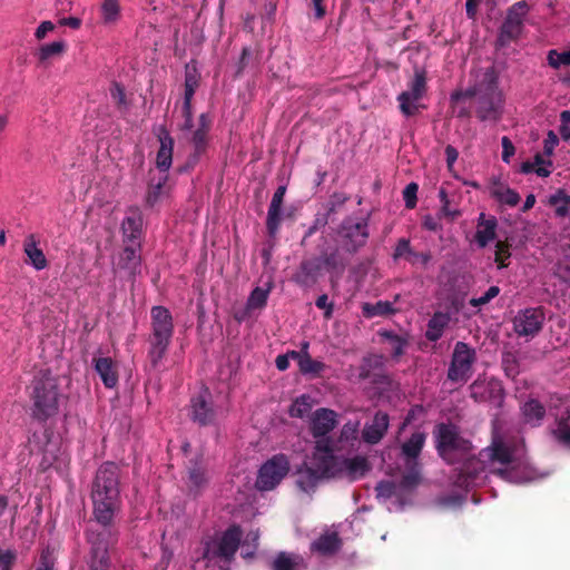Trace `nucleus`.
Returning a JSON list of instances; mask_svg holds the SVG:
<instances>
[{
    "label": "nucleus",
    "mask_w": 570,
    "mask_h": 570,
    "mask_svg": "<svg viewBox=\"0 0 570 570\" xmlns=\"http://www.w3.org/2000/svg\"><path fill=\"white\" fill-rule=\"evenodd\" d=\"M198 86V78L195 73L187 70L185 77V101L184 109L186 112V124L187 128L191 127V112H190V101L195 94V90Z\"/></svg>",
    "instance_id": "obj_34"
},
{
    "label": "nucleus",
    "mask_w": 570,
    "mask_h": 570,
    "mask_svg": "<svg viewBox=\"0 0 570 570\" xmlns=\"http://www.w3.org/2000/svg\"><path fill=\"white\" fill-rule=\"evenodd\" d=\"M240 539L242 530L237 525L216 534L205 543L203 558L195 562L194 569L202 570L204 563L206 570H224L236 553Z\"/></svg>",
    "instance_id": "obj_4"
},
{
    "label": "nucleus",
    "mask_w": 570,
    "mask_h": 570,
    "mask_svg": "<svg viewBox=\"0 0 570 570\" xmlns=\"http://www.w3.org/2000/svg\"><path fill=\"white\" fill-rule=\"evenodd\" d=\"M390 425L389 415L384 412H376L371 422L365 423L362 430V439L367 444L379 443L385 435Z\"/></svg>",
    "instance_id": "obj_18"
},
{
    "label": "nucleus",
    "mask_w": 570,
    "mask_h": 570,
    "mask_svg": "<svg viewBox=\"0 0 570 570\" xmlns=\"http://www.w3.org/2000/svg\"><path fill=\"white\" fill-rule=\"evenodd\" d=\"M439 198L441 202L439 218L444 217L449 218L450 220H454L461 216V210L458 207H451V202L444 186H442L439 190Z\"/></svg>",
    "instance_id": "obj_42"
},
{
    "label": "nucleus",
    "mask_w": 570,
    "mask_h": 570,
    "mask_svg": "<svg viewBox=\"0 0 570 570\" xmlns=\"http://www.w3.org/2000/svg\"><path fill=\"white\" fill-rule=\"evenodd\" d=\"M425 440L426 434L424 432H415L402 444V458L405 465L403 487L405 488H414L420 482V464L417 459Z\"/></svg>",
    "instance_id": "obj_8"
},
{
    "label": "nucleus",
    "mask_w": 570,
    "mask_h": 570,
    "mask_svg": "<svg viewBox=\"0 0 570 570\" xmlns=\"http://www.w3.org/2000/svg\"><path fill=\"white\" fill-rule=\"evenodd\" d=\"M547 60L553 69L570 67V50L559 51L552 49L548 52Z\"/></svg>",
    "instance_id": "obj_47"
},
{
    "label": "nucleus",
    "mask_w": 570,
    "mask_h": 570,
    "mask_svg": "<svg viewBox=\"0 0 570 570\" xmlns=\"http://www.w3.org/2000/svg\"><path fill=\"white\" fill-rule=\"evenodd\" d=\"M546 410L541 403L535 400L525 402L522 406L524 421L531 425H538L544 416Z\"/></svg>",
    "instance_id": "obj_39"
},
{
    "label": "nucleus",
    "mask_w": 570,
    "mask_h": 570,
    "mask_svg": "<svg viewBox=\"0 0 570 570\" xmlns=\"http://www.w3.org/2000/svg\"><path fill=\"white\" fill-rule=\"evenodd\" d=\"M207 481V473L203 468L196 466L189 471V482L193 488L200 489Z\"/></svg>",
    "instance_id": "obj_51"
},
{
    "label": "nucleus",
    "mask_w": 570,
    "mask_h": 570,
    "mask_svg": "<svg viewBox=\"0 0 570 570\" xmlns=\"http://www.w3.org/2000/svg\"><path fill=\"white\" fill-rule=\"evenodd\" d=\"M8 505H9L8 498L4 495H0V530L4 529L8 524L10 525V528H12L14 524L16 512H13L12 515L10 517V519L8 520V518H7V514L9 512Z\"/></svg>",
    "instance_id": "obj_52"
},
{
    "label": "nucleus",
    "mask_w": 570,
    "mask_h": 570,
    "mask_svg": "<svg viewBox=\"0 0 570 570\" xmlns=\"http://www.w3.org/2000/svg\"><path fill=\"white\" fill-rule=\"evenodd\" d=\"M419 186L415 183H410L403 190V199L407 208H414L416 206V194Z\"/></svg>",
    "instance_id": "obj_55"
},
{
    "label": "nucleus",
    "mask_w": 570,
    "mask_h": 570,
    "mask_svg": "<svg viewBox=\"0 0 570 570\" xmlns=\"http://www.w3.org/2000/svg\"><path fill=\"white\" fill-rule=\"evenodd\" d=\"M474 362L475 351L466 343L458 342L448 371L449 380L465 383L472 374Z\"/></svg>",
    "instance_id": "obj_10"
},
{
    "label": "nucleus",
    "mask_w": 570,
    "mask_h": 570,
    "mask_svg": "<svg viewBox=\"0 0 570 570\" xmlns=\"http://www.w3.org/2000/svg\"><path fill=\"white\" fill-rule=\"evenodd\" d=\"M341 540L336 532H325L312 543V550L321 554H332L340 549Z\"/></svg>",
    "instance_id": "obj_29"
},
{
    "label": "nucleus",
    "mask_w": 570,
    "mask_h": 570,
    "mask_svg": "<svg viewBox=\"0 0 570 570\" xmlns=\"http://www.w3.org/2000/svg\"><path fill=\"white\" fill-rule=\"evenodd\" d=\"M151 334L149 337L148 358L157 367L165 357L174 334L171 313L164 306H154L150 311Z\"/></svg>",
    "instance_id": "obj_5"
},
{
    "label": "nucleus",
    "mask_w": 570,
    "mask_h": 570,
    "mask_svg": "<svg viewBox=\"0 0 570 570\" xmlns=\"http://www.w3.org/2000/svg\"><path fill=\"white\" fill-rule=\"evenodd\" d=\"M471 397L480 403H489L493 406H501L504 399V391L500 381L490 379H478L470 385Z\"/></svg>",
    "instance_id": "obj_13"
},
{
    "label": "nucleus",
    "mask_w": 570,
    "mask_h": 570,
    "mask_svg": "<svg viewBox=\"0 0 570 570\" xmlns=\"http://www.w3.org/2000/svg\"><path fill=\"white\" fill-rule=\"evenodd\" d=\"M89 542L91 543V549L88 559V570H109L110 562L105 540L94 538L92 534H89Z\"/></svg>",
    "instance_id": "obj_20"
},
{
    "label": "nucleus",
    "mask_w": 570,
    "mask_h": 570,
    "mask_svg": "<svg viewBox=\"0 0 570 570\" xmlns=\"http://www.w3.org/2000/svg\"><path fill=\"white\" fill-rule=\"evenodd\" d=\"M553 169V161L543 154H535L532 160L523 161L520 166L522 174L534 173L539 177H549Z\"/></svg>",
    "instance_id": "obj_24"
},
{
    "label": "nucleus",
    "mask_w": 570,
    "mask_h": 570,
    "mask_svg": "<svg viewBox=\"0 0 570 570\" xmlns=\"http://www.w3.org/2000/svg\"><path fill=\"white\" fill-rule=\"evenodd\" d=\"M316 266L312 262H303L298 272L295 274V282L306 285L315 279Z\"/></svg>",
    "instance_id": "obj_48"
},
{
    "label": "nucleus",
    "mask_w": 570,
    "mask_h": 570,
    "mask_svg": "<svg viewBox=\"0 0 570 570\" xmlns=\"http://www.w3.org/2000/svg\"><path fill=\"white\" fill-rule=\"evenodd\" d=\"M316 306L318 308L326 309V312H325L326 317H330L332 315L333 306L328 302L327 295L323 294V295L318 296L316 299Z\"/></svg>",
    "instance_id": "obj_64"
},
{
    "label": "nucleus",
    "mask_w": 570,
    "mask_h": 570,
    "mask_svg": "<svg viewBox=\"0 0 570 570\" xmlns=\"http://www.w3.org/2000/svg\"><path fill=\"white\" fill-rule=\"evenodd\" d=\"M286 194V186L282 185L279 186L271 200L268 212H267V228L271 235H274L279 226L281 218H282V206L284 196Z\"/></svg>",
    "instance_id": "obj_22"
},
{
    "label": "nucleus",
    "mask_w": 570,
    "mask_h": 570,
    "mask_svg": "<svg viewBox=\"0 0 570 570\" xmlns=\"http://www.w3.org/2000/svg\"><path fill=\"white\" fill-rule=\"evenodd\" d=\"M360 426L361 423L357 420L346 422L340 431L338 441L353 444L357 440Z\"/></svg>",
    "instance_id": "obj_46"
},
{
    "label": "nucleus",
    "mask_w": 570,
    "mask_h": 570,
    "mask_svg": "<svg viewBox=\"0 0 570 570\" xmlns=\"http://www.w3.org/2000/svg\"><path fill=\"white\" fill-rule=\"evenodd\" d=\"M66 50V42L62 40L53 41L41 46L38 50V58L40 61H47L52 57L60 56Z\"/></svg>",
    "instance_id": "obj_45"
},
{
    "label": "nucleus",
    "mask_w": 570,
    "mask_h": 570,
    "mask_svg": "<svg viewBox=\"0 0 570 570\" xmlns=\"http://www.w3.org/2000/svg\"><path fill=\"white\" fill-rule=\"evenodd\" d=\"M207 394V391H205V393H202L198 396L194 397L191 400L190 405V415L193 421L202 425L209 424L214 420V411L206 400Z\"/></svg>",
    "instance_id": "obj_25"
},
{
    "label": "nucleus",
    "mask_w": 570,
    "mask_h": 570,
    "mask_svg": "<svg viewBox=\"0 0 570 570\" xmlns=\"http://www.w3.org/2000/svg\"><path fill=\"white\" fill-rule=\"evenodd\" d=\"M510 257L509 247L507 244L499 242L495 246V262L498 263L499 268H503L507 266L505 259Z\"/></svg>",
    "instance_id": "obj_56"
},
{
    "label": "nucleus",
    "mask_w": 570,
    "mask_h": 570,
    "mask_svg": "<svg viewBox=\"0 0 570 570\" xmlns=\"http://www.w3.org/2000/svg\"><path fill=\"white\" fill-rule=\"evenodd\" d=\"M544 314L541 308H524L513 318V330L519 336H534L542 327Z\"/></svg>",
    "instance_id": "obj_15"
},
{
    "label": "nucleus",
    "mask_w": 570,
    "mask_h": 570,
    "mask_svg": "<svg viewBox=\"0 0 570 570\" xmlns=\"http://www.w3.org/2000/svg\"><path fill=\"white\" fill-rule=\"evenodd\" d=\"M338 423V414L331 409L321 407L308 416V429L313 438L330 439L327 435Z\"/></svg>",
    "instance_id": "obj_14"
},
{
    "label": "nucleus",
    "mask_w": 570,
    "mask_h": 570,
    "mask_svg": "<svg viewBox=\"0 0 570 570\" xmlns=\"http://www.w3.org/2000/svg\"><path fill=\"white\" fill-rule=\"evenodd\" d=\"M271 289V285H268L266 288L255 287L247 298L246 308L248 311H254L265 307Z\"/></svg>",
    "instance_id": "obj_41"
},
{
    "label": "nucleus",
    "mask_w": 570,
    "mask_h": 570,
    "mask_svg": "<svg viewBox=\"0 0 570 570\" xmlns=\"http://www.w3.org/2000/svg\"><path fill=\"white\" fill-rule=\"evenodd\" d=\"M552 435L561 444L570 448V424L567 419H559L556 429L552 430Z\"/></svg>",
    "instance_id": "obj_49"
},
{
    "label": "nucleus",
    "mask_w": 570,
    "mask_h": 570,
    "mask_svg": "<svg viewBox=\"0 0 570 570\" xmlns=\"http://www.w3.org/2000/svg\"><path fill=\"white\" fill-rule=\"evenodd\" d=\"M198 128L193 134L191 141L197 153H202L207 144V134L210 128V119L206 114H202L198 119Z\"/></svg>",
    "instance_id": "obj_38"
},
{
    "label": "nucleus",
    "mask_w": 570,
    "mask_h": 570,
    "mask_svg": "<svg viewBox=\"0 0 570 570\" xmlns=\"http://www.w3.org/2000/svg\"><path fill=\"white\" fill-rule=\"evenodd\" d=\"M341 237L343 247L350 253H355L366 244L368 237L367 224L365 222L346 220L342 225Z\"/></svg>",
    "instance_id": "obj_16"
},
{
    "label": "nucleus",
    "mask_w": 570,
    "mask_h": 570,
    "mask_svg": "<svg viewBox=\"0 0 570 570\" xmlns=\"http://www.w3.org/2000/svg\"><path fill=\"white\" fill-rule=\"evenodd\" d=\"M55 30V24L47 20V21H42L39 27L36 29L35 31V37L37 40H42L46 38V36L53 31Z\"/></svg>",
    "instance_id": "obj_61"
},
{
    "label": "nucleus",
    "mask_w": 570,
    "mask_h": 570,
    "mask_svg": "<svg viewBox=\"0 0 570 570\" xmlns=\"http://www.w3.org/2000/svg\"><path fill=\"white\" fill-rule=\"evenodd\" d=\"M439 454L449 463L464 460L456 479L461 488L480 485L484 473H497L503 480L523 483L535 479L534 470L525 461V445L515 429H494L491 444L482 450L478 458H469L470 441L463 439L456 426L440 424L435 431Z\"/></svg>",
    "instance_id": "obj_1"
},
{
    "label": "nucleus",
    "mask_w": 570,
    "mask_h": 570,
    "mask_svg": "<svg viewBox=\"0 0 570 570\" xmlns=\"http://www.w3.org/2000/svg\"><path fill=\"white\" fill-rule=\"evenodd\" d=\"M450 322V315L448 313H435L428 324L426 337L430 341H438L442 334L444 328L448 326Z\"/></svg>",
    "instance_id": "obj_33"
},
{
    "label": "nucleus",
    "mask_w": 570,
    "mask_h": 570,
    "mask_svg": "<svg viewBox=\"0 0 570 570\" xmlns=\"http://www.w3.org/2000/svg\"><path fill=\"white\" fill-rule=\"evenodd\" d=\"M119 264L126 269H136L140 264V243H127L120 254Z\"/></svg>",
    "instance_id": "obj_32"
},
{
    "label": "nucleus",
    "mask_w": 570,
    "mask_h": 570,
    "mask_svg": "<svg viewBox=\"0 0 570 570\" xmlns=\"http://www.w3.org/2000/svg\"><path fill=\"white\" fill-rule=\"evenodd\" d=\"M157 136L160 146L156 155V167L165 175L173 164L174 139L165 127L158 129Z\"/></svg>",
    "instance_id": "obj_19"
},
{
    "label": "nucleus",
    "mask_w": 570,
    "mask_h": 570,
    "mask_svg": "<svg viewBox=\"0 0 570 570\" xmlns=\"http://www.w3.org/2000/svg\"><path fill=\"white\" fill-rule=\"evenodd\" d=\"M167 179V174H163L156 183L151 180L146 196V200L150 206H154L156 203H158L165 195L164 186L166 185Z\"/></svg>",
    "instance_id": "obj_44"
},
{
    "label": "nucleus",
    "mask_w": 570,
    "mask_h": 570,
    "mask_svg": "<svg viewBox=\"0 0 570 570\" xmlns=\"http://www.w3.org/2000/svg\"><path fill=\"white\" fill-rule=\"evenodd\" d=\"M497 225L494 217L487 218L484 213L479 215L474 239L480 248H484L489 243L494 240Z\"/></svg>",
    "instance_id": "obj_23"
},
{
    "label": "nucleus",
    "mask_w": 570,
    "mask_h": 570,
    "mask_svg": "<svg viewBox=\"0 0 570 570\" xmlns=\"http://www.w3.org/2000/svg\"><path fill=\"white\" fill-rule=\"evenodd\" d=\"M125 243H139L141 222L138 217H126L121 224Z\"/></svg>",
    "instance_id": "obj_40"
},
{
    "label": "nucleus",
    "mask_w": 570,
    "mask_h": 570,
    "mask_svg": "<svg viewBox=\"0 0 570 570\" xmlns=\"http://www.w3.org/2000/svg\"><path fill=\"white\" fill-rule=\"evenodd\" d=\"M503 105V92L495 85H491L479 98L476 116L481 121L497 122L502 117Z\"/></svg>",
    "instance_id": "obj_12"
},
{
    "label": "nucleus",
    "mask_w": 570,
    "mask_h": 570,
    "mask_svg": "<svg viewBox=\"0 0 570 570\" xmlns=\"http://www.w3.org/2000/svg\"><path fill=\"white\" fill-rule=\"evenodd\" d=\"M362 311L365 317H374L389 315L394 312L392 303L387 301H380L375 304L364 303L362 306Z\"/></svg>",
    "instance_id": "obj_43"
},
{
    "label": "nucleus",
    "mask_w": 570,
    "mask_h": 570,
    "mask_svg": "<svg viewBox=\"0 0 570 570\" xmlns=\"http://www.w3.org/2000/svg\"><path fill=\"white\" fill-rule=\"evenodd\" d=\"M423 227L432 232H438L441 229L439 219L433 217L432 215H425L423 217Z\"/></svg>",
    "instance_id": "obj_63"
},
{
    "label": "nucleus",
    "mask_w": 570,
    "mask_h": 570,
    "mask_svg": "<svg viewBox=\"0 0 570 570\" xmlns=\"http://www.w3.org/2000/svg\"><path fill=\"white\" fill-rule=\"evenodd\" d=\"M560 135L563 140H570V110L560 114Z\"/></svg>",
    "instance_id": "obj_57"
},
{
    "label": "nucleus",
    "mask_w": 570,
    "mask_h": 570,
    "mask_svg": "<svg viewBox=\"0 0 570 570\" xmlns=\"http://www.w3.org/2000/svg\"><path fill=\"white\" fill-rule=\"evenodd\" d=\"M428 85L425 71L416 69L413 78L407 83V89L397 96L399 107L402 115L412 117L426 106L422 102L426 96Z\"/></svg>",
    "instance_id": "obj_7"
},
{
    "label": "nucleus",
    "mask_w": 570,
    "mask_h": 570,
    "mask_svg": "<svg viewBox=\"0 0 570 570\" xmlns=\"http://www.w3.org/2000/svg\"><path fill=\"white\" fill-rule=\"evenodd\" d=\"M559 145V138L553 130H549L543 140V155L551 158L556 147Z\"/></svg>",
    "instance_id": "obj_54"
},
{
    "label": "nucleus",
    "mask_w": 570,
    "mask_h": 570,
    "mask_svg": "<svg viewBox=\"0 0 570 570\" xmlns=\"http://www.w3.org/2000/svg\"><path fill=\"white\" fill-rule=\"evenodd\" d=\"M490 194L499 203L511 207L518 205L520 202L519 194L514 189H511L509 186L500 183L499 180L492 181L490 186Z\"/></svg>",
    "instance_id": "obj_26"
},
{
    "label": "nucleus",
    "mask_w": 570,
    "mask_h": 570,
    "mask_svg": "<svg viewBox=\"0 0 570 570\" xmlns=\"http://www.w3.org/2000/svg\"><path fill=\"white\" fill-rule=\"evenodd\" d=\"M94 515L98 523L109 525L120 508L119 468L106 462L97 471L92 487Z\"/></svg>",
    "instance_id": "obj_3"
},
{
    "label": "nucleus",
    "mask_w": 570,
    "mask_h": 570,
    "mask_svg": "<svg viewBox=\"0 0 570 570\" xmlns=\"http://www.w3.org/2000/svg\"><path fill=\"white\" fill-rule=\"evenodd\" d=\"M17 557V550L0 548V570H12Z\"/></svg>",
    "instance_id": "obj_50"
},
{
    "label": "nucleus",
    "mask_w": 570,
    "mask_h": 570,
    "mask_svg": "<svg viewBox=\"0 0 570 570\" xmlns=\"http://www.w3.org/2000/svg\"><path fill=\"white\" fill-rule=\"evenodd\" d=\"M501 145H502V160L505 164H509L511 161V158L515 154V147L507 136L502 137Z\"/></svg>",
    "instance_id": "obj_58"
},
{
    "label": "nucleus",
    "mask_w": 570,
    "mask_h": 570,
    "mask_svg": "<svg viewBox=\"0 0 570 570\" xmlns=\"http://www.w3.org/2000/svg\"><path fill=\"white\" fill-rule=\"evenodd\" d=\"M479 95L476 87H470L465 90H459L451 95L452 102H459L460 100L470 99Z\"/></svg>",
    "instance_id": "obj_59"
},
{
    "label": "nucleus",
    "mask_w": 570,
    "mask_h": 570,
    "mask_svg": "<svg viewBox=\"0 0 570 570\" xmlns=\"http://www.w3.org/2000/svg\"><path fill=\"white\" fill-rule=\"evenodd\" d=\"M548 204L554 207L556 216L566 217L570 214V195L564 189H558L548 198Z\"/></svg>",
    "instance_id": "obj_36"
},
{
    "label": "nucleus",
    "mask_w": 570,
    "mask_h": 570,
    "mask_svg": "<svg viewBox=\"0 0 570 570\" xmlns=\"http://www.w3.org/2000/svg\"><path fill=\"white\" fill-rule=\"evenodd\" d=\"M412 488L403 487V474L401 475L400 482L395 481H382L376 485V495L379 499H391L393 497H400L405 491L411 490Z\"/></svg>",
    "instance_id": "obj_31"
},
{
    "label": "nucleus",
    "mask_w": 570,
    "mask_h": 570,
    "mask_svg": "<svg viewBox=\"0 0 570 570\" xmlns=\"http://www.w3.org/2000/svg\"><path fill=\"white\" fill-rule=\"evenodd\" d=\"M289 355L297 362L303 374H318L325 367L324 363L313 360L309 354H296V351H289Z\"/></svg>",
    "instance_id": "obj_30"
},
{
    "label": "nucleus",
    "mask_w": 570,
    "mask_h": 570,
    "mask_svg": "<svg viewBox=\"0 0 570 570\" xmlns=\"http://www.w3.org/2000/svg\"><path fill=\"white\" fill-rule=\"evenodd\" d=\"M58 379L42 373L33 382L32 414L38 420H47L57 414L59 409Z\"/></svg>",
    "instance_id": "obj_6"
},
{
    "label": "nucleus",
    "mask_w": 570,
    "mask_h": 570,
    "mask_svg": "<svg viewBox=\"0 0 570 570\" xmlns=\"http://www.w3.org/2000/svg\"><path fill=\"white\" fill-rule=\"evenodd\" d=\"M382 364H383V356H381V355H371V356L364 358V364H363V368H362L361 375L365 376V377L368 376L370 373L366 370L367 367L381 366Z\"/></svg>",
    "instance_id": "obj_60"
},
{
    "label": "nucleus",
    "mask_w": 570,
    "mask_h": 570,
    "mask_svg": "<svg viewBox=\"0 0 570 570\" xmlns=\"http://www.w3.org/2000/svg\"><path fill=\"white\" fill-rule=\"evenodd\" d=\"M341 456L334 452L332 439L316 440L309 456L297 470V485L304 492L313 491L320 482L336 479Z\"/></svg>",
    "instance_id": "obj_2"
},
{
    "label": "nucleus",
    "mask_w": 570,
    "mask_h": 570,
    "mask_svg": "<svg viewBox=\"0 0 570 570\" xmlns=\"http://www.w3.org/2000/svg\"><path fill=\"white\" fill-rule=\"evenodd\" d=\"M499 293H500V288L498 286L493 285V286L489 287L488 291L480 297L472 298L470 301V304L475 307L485 305L491 299L497 297L499 295Z\"/></svg>",
    "instance_id": "obj_53"
},
{
    "label": "nucleus",
    "mask_w": 570,
    "mask_h": 570,
    "mask_svg": "<svg viewBox=\"0 0 570 570\" xmlns=\"http://www.w3.org/2000/svg\"><path fill=\"white\" fill-rule=\"evenodd\" d=\"M100 13L104 24H116L121 17V7L119 0H102L100 6Z\"/></svg>",
    "instance_id": "obj_35"
},
{
    "label": "nucleus",
    "mask_w": 570,
    "mask_h": 570,
    "mask_svg": "<svg viewBox=\"0 0 570 570\" xmlns=\"http://www.w3.org/2000/svg\"><path fill=\"white\" fill-rule=\"evenodd\" d=\"M291 469L289 459L283 453H278L268 459L258 470L255 487L259 491H271L275 489L287 475Z\"/></svg>",
    "instance_id": "obj_9"
},
{
    "label": "nucleus",
    "mask_w": 570,
    "mask_h": 570,
    "mask_svg": "<svg viewBox=\"0 0 570 570\" xmlns=\"http://www.w3.org/2000/svg\"><path fill=\"white\" fill-rule=\"evenodd\" d=\"M23 253L27 256L26 263L31 265L36 271L47 268L48 261L43 250L39 247V240L36 235L30 234L24 238Z\"/></svg>",
    "instance_id": "obj_21"
},
{
    "label": "nucleus",
    "mask_w": 570,
    "mask_h": 570,
    "mask_svg": "<svg viewBox=\"0 0 570 570\" xmlns=\"http://www.w3.org/2000/svg\"><path fill=\"white\" fill-rule=\"evenodd\" d=\"M315 405V400L306 394L296 397L289 406L288 413L292 417H307Z\"/></svg>",
    "instance_id": "obj_37"
},
{
    "label": "nucleus",
    "mask_w": 570,
    "mask_h": 570,
    "mask_svg": "<svg viewBox=\"0 0 570 570\" xmlns=\"http://www.w3.org/2000/svg\"><path fill=\"white\" fill-rule=\"evenodd\" d=\"M529 10V4L524 0L515 2L508 9L499 36V41L502 45L517 39L521 35Z\"/></svg>",
    "instance_id": "obj_11"
},
{
    "label": "nucleus",
    "mask_w": 570,
    "mask_h": 570,
    "mask_svg": "<svg viewBox=\"0 0 570 570\" xmlns=\"http://www.w3.org/2000/svg\"><path fill=\"white\" fill-rule=\"evenodd\" d=\"M306 562L298 554L281 552L273 562V570H305Z\"/></svg>",
    "instance_id": "obj_28"
},
{
    "label": "nucleus",
    "mask_w": 570,
    "mask_h": 570,
    "mask_svg": "<svg viewBox=\"0 0 570 570\" xmlns=\"http://www.w3.org/2000/svg\"><path fill=\"white\" fill-rule=\"evenodd\" d=\"M95 368L106 387L112 389L117 385L118 376L115 363L110 357H100L95 362Z\"/></svg>",
    "instance_id": "obj_27"
},
{
    "label": "nucleus",
    "mask_w": 570,
    "mask_h": 570,
    "mask_svg": "<svg viewBox=\"0 0 570 570\" xmlns=\"http://www.w3.org/2000/svg\"><path fill=\"white\" fill-rule=\"evenodd\" d=\"M412 255V250H411V246H410V242L407 239H400L396 247H395V252H394V258H400V257H403L405 255Z\"/></svg>",
    "instance_id": "obj_62"
},
{
    "label": "nucleus",
    "mask_w": 570,
    "mask_h": 570,
    "mask_svg": "<svg viewBox=\"0 0 570 570\" xmlns=\"http://www.w3.org/2000/svg\"><path fill=\"white\" fill-rule=\"evenodd\" d=\"M371 470V463L364 455L341 456L336 479H346L354 482L364 478Z\"/></svg>",
    "instance_id": "obj_17"
}]
</instances>
